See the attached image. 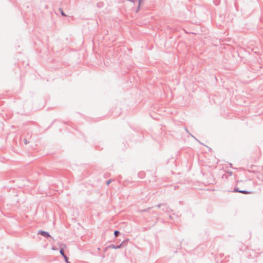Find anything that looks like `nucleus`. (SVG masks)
<instances>
[{"instance_id":"nucleus-1","label":"nucleus","mask_w":263,"mask_h":263,"mask_svg":"<svg viewBox=\"0 0 263 263\" xmlns=\"http://www.w3.org/2000/svg\"><path fill=\"white\" fill-rule=\"evenodd\" d=\"M156 206L158 208H161L162 211L164 212L169 213L173 211L167 204L160 203L157 205Z\"/></svg>"},{"instance_id":"nucleus-2","label":"nucleus","mask_w":263,"mask_h":263,"mask_svg":"<svg viewBox=\"0 0 263 263\" xmlns=\"http://www.w3.org/2000/svg\"><path fill=\"white\" fill-rule=\"evenodd\" d=\"M123 243V242H122L119 245H117V246H116L114 244H111L108 247L110 248H112V249H117L121 248L122 247Z\"/></svg>"},{"instance_id":"nucleus-3","label":"nucleus","mask_w":263,"mask_h":263,"mask_svg":"<svg viewBox=\"0 0 263 263\" xmlns=\"http://www.w3.org/2000/svg\"><path fill=\"white\" fill-rule=\"evenodd\" d=\"M38 233L40 234L41 235H42L45 237H50V235L49 234V233L48 232L44 231H39L38 232Z\"/></svg>"},{"instance_id":"nucleus-4","label":"nucleus","mask_w":263,"mask_h":263,"mask_svg":"<svg viewBox=\"0 0 263 263\" xmlns=\"http://www.w3.org/2000/svg\"><path fill=\"white\" fill-rule=\"evenodd\" d=\"M143 1L144 0H138V7H137V10L136 11V12L137 13L138 12V11L139 10V8H140V5H141V4L143 2Z\"/></svg>"},{"instance_id":"nucleus-5","label":"nucleus","mask_w":263,"mask_h":263,"mask_svg":"<svg viewBox=\"0 0 263 263\" xmlns=\"http://www.w3.org/2000/svg\"><path fill=\"white\" fill-rule=\"evenodd\" d=\"M190 135L194 139H195L198 143H199L200 144H202V145H204L202 143H201L198 139H197L194 135H193L192 134L190 133Z\"/></svg>"},{"instance_id":"nucleus-6","label":"nucleus","mask_w":263,"mask_h":263,"mask_svg":"<svg viewBox=\"0 0 263 263\" xmlns=\"http://www.w3.org/2000/svg\"><path fill=\"white\" fill-rule=\"evenodd\" d=\"M240 193H242V194H248L251 193V192L248 191H246V190H241V191H240Z\"/></svg>"},{"instance_id":"nucleus-7","label":"nucleus","mask_w":263,"mask_h":263,"mask_svg":"<svg viewBox=\"0 0 263 263\" xmlns=\"http://www.w3.org/2000/svg\"><path fill=\"white\" fill-rule=\"evenodd\" d=\"M120 234V232L118 230H115L114 231V235L115 237H117Z\"/></svg>"},{"instance_id":"nucleus-8","label":"nucleus","mask_w":263,"mask_h":263,"mask_svg":"<svg viewBox=\"0 0 263 263\" xmlns=\"http://www.w3.org/2000/svg\"><path fill=\"white\" fill-rule=\"evenodd\" d=\"M240 191H241V190H240L238 188H235L234 189L233 192L240 193Z\"/></svg>"},{"instance_id":"nucleus-9","label":"nucleus","mask_w":263,"mask_h":263,"mask_svg":"<svg viewBox=\"0 0 263 263\" xmlns=\"http://www.w3.org/2000/svg\"><path fill=\"white\" fill-rule=\"evenodd\" d=\"M60 253H61V254L63 256V257H64V258H66V256H65V254H64V250H63V249H61V250H60Z\"/></svg>"},{"instance_id":"nucleus-10","label":"nucleus","mask_w":263,"mask_h":263,"mask_svg":"<svg viewBox=\"0 0 263 263\" xmlns=\"http://www.w3.org/2000/svg\"><path fill=\"white\" fill-rule=\"evenodd\" d=\"M112 181V179H109L106 181V184L108 185Z\"/></svg>"},{"instance_id":"nucleus-11","label":"nucleus","mask_w":263,"mask_h":263,"mask_svg":"<svg viewBox=\"0 0 263 263\" xmlns=\"http://www.w3.org/2000/svg\"><path fill=\"white\" fill-rule=\"evenodd\" d=\"M127 1L130 2L135 4V3L136 2V0H127Z\"/></svg>"},{"instance_id":"nucleus-12","label":"nucleus","mask_w":263,"mask_h":263,"mask_svg":"<svg viewBox=\"0 0 263 263\" xmlns=\"http://www.w3.org/2000/svg\"><path fill=\"white\" fill-rule=\"evenodd\" d=\"M24 142L26 144H28L29 143V141H28L27 140H24Z\"/></svg>"},{"instance_id":"nucleus-13","label":"nucleus","mask_w":263,"mask_h":263,"mask_svg":"<svg viewBox=\"0 0 263 263\" xmlns=\"http://www.w3.org/2000/svg\"><path fill=\"white\" fill-rule=\"evenodd\" d=\"M185 131H186V132L189 134H190V133L189 132V131L188 130V129H187L186 128H185Z\"/></svg>"},{"instance_id":"nucleus-14","label":"nucleus","mask_w":263,"mask_h":263,"mask_svg":"<svg viewBox=\"0 0 263 263\" xmlns=\"http://www.w3.org/2000/svg\"><path fill=\"white\" fill-rule=\"evenodd\" d=\"M67 263H71L70 261H68V258L67 257Z\"/></svg>"},{"instance_id":"nucleus-15","label":"nucleus","mask_w":263,"mask_h":263,"mask_svg":"<svg viewBox=\"0 0 263 263\" xmlns=\"http://www.w3.org/2000/svg\"><path fill=\"white\" fill-rule=\"evenodd\" d=\"M219 0H214V3H217V2Z\"/></svg>"},{"instance_id":"nucleus-16","label":"nucleus","mask_w":263,"mask_h":263,"mask_svg":"<svg viewBox=\"0 0 263 263\" xmlns=\"http://www.w3.org/2000/svg\"><path fill=\"white\" fill-rule=\"evenodd\" d=\"M219 0H214V3H217V2Z\"/></svg>"},{"instance_id":"nucleus-17","label":"nucleus","mask_w":263,"mask_h":263,"mask_svg":"<svg viewBox=\"0 0 263 263\" xmlns=\"http://www.w3.org/2000/svg\"><path fill=\"white\" fill-rule=\"evenodd\" d=\"M61 13H62V14L63 15H65V14H64V13H63V11H62V12H61Z\"/></svg>"},{"instance_id":"nucleus-18","label":"nucleus","mask_w":263,"mask_h":263,"mask_svg":"<svg viewBox=\"0 0 263 263\" xmlns=\"http://www.w3.org/2000/svg\"><path fill=\"white\" fill-rule=\"evenodd\" d=\"M169 217H170V218H172V216H171V215H170V216H169Z\"/></svg>"},{"instance_id":"nucleus-19","label":"nucleus","mask_w":263,"mask_h":263,"mask_svg":"<svg viewBox=\"0 0 263 263\" xmlns=\"http://www.w3.org/2000/svg\"><path fill=\"white\" fill-rule=\"evenodd\" d=\"M147 211V210H144L143 211V212H146Z\"/></svg>"}]
</instances>
